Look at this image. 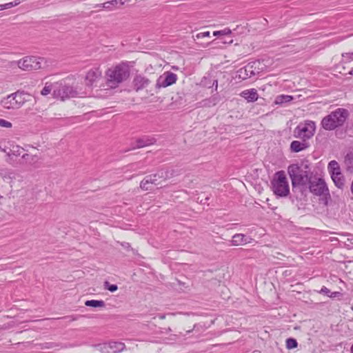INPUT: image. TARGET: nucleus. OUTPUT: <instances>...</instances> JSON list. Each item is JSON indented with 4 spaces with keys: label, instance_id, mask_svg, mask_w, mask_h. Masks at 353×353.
<instances>
[{
    "label": "nucleus",
    "instance_id": "nucleus-44",
    "mask_svg": "<svg viewBox=\"0 0 353 353\" xmlns=\"http://www.w3.org/2000/svg\"><path fill=\"white\" fill-rule=\"evenodd\" d=\"M203 105L204 106H208V107H211L212 106V105H211L212 103H210L209 101H207V99L204 100L203 101Z\"/></svg>",
    "mask_w": 353,
    "mask_h": 353
},
{
    "label": "nucleus",
    "instance_id": "nucleus-50",
    "mask_svg": "<svg viewBox=\"0 0 353 353\" xmlns=\"http://www.w3.org/2000/svg\"><path fill=\"white\" fill-rule=\"evenodd\" d=\"M232 42H233L232 39L229 40V41H224V43H232Z\"/></svg>",
    "mask_w": 353,
    "mask_h": 353
},
{
    "label": "nucleus",
    "instance_id": "nucleus-49",
    "mask_svg": "<svg viewBox=\"0 0 353 353\" xmlns=\"http://www.w3.org/2000/svg\"><path fill=\"white\" fill-rule=\"evenodd\" d=\"M103 3H101V4H97L94 7L95 8H103Z\"/></svg>",
    "mask_w": 353,
    "mask_h": 353
},
{
    "label": "nucleus",
    "instance_id": "nucleus-25",
    "mask_svg": "<svg viewBox=\"0 0 353 353\" xmlns=\"http://www.w3.org/2000/svg\"><path fill=\"white\" fill-rule=\"evenodd\" d=\"M24 149L19 145H15V146H13L12 148L10 150V154H9L10 156V155H13V156H15V157H22V154H25V152H24Z\"/></svg>",
    "mask_w": 353,
    "mask_h": 353
},
{
    "label": "nucleus",
    "instance_id": "nucleus-30",
    "mask_svg": "<svg viewBox=\"0 0 353 353\" xmlns=\"http://www.w3.org/2000/svg\"><path fill=\"white\" fill-rule=\"evenodd\" d=\"M298 345V343L296 339L290 338L286 340V347L288 349H293L296 347Z\"/></svg>",
    "mask_w": 353,
    "mask_h": 353
},
{
    "label": "nucleus",
    "instance_id": "nucleus-15",
    "mask_svg": "<svg viewBox=\"0 0 353 353\" xmlns=\"http://www.w3.org/2000/svg\"><path fill=\"white\" fill-rule=\"evenodd\" d=\"M0 103L3 108L7 110L19 109L12 94L2 99Z\"/></svg>",
    "mask_w": 353,
    "mask_h": 353
},
{
    "label": "nucleus",
    "instance_id": "nucleus-28",
    "mask_svg": "<svg viewBox=\"0 0 353 353\" xmlns=\"http://www.w3.org/2000/svg\"><path fill=\"white\" fill-rule=\"evenodd\" d=\"M345 163L348 168L353 169V152H348L345 157Z\"/></svg>",
    "mask_w": 353,
    "mask_h": 353
},
{
    "label": "nucleus",
    "instance_id": "nucleus-26",
    "mask_svg": "<svg viewBox=\"0 0 353 353\" xmlns=\"http://www.w3.org/2000/svg\"><path fill=\"white\" fill-rule=\"evenodd\" d=\"M293 99V97L290 95H279L276 98V104H283L284 103L290 102Z\"/></svg>",
    "mask_w": 353,
    "mask_h": 353
},
{
    "label": "nucleus",
    "instance_id": "nucleus-39",
    "mask_svg": "<svg viewBox=\"0 0 353 353\" xmlns=\"http://www.w3.org/2000/svg\"><path fill=\"white\" fill-rule=\"evenodd\" d=\"M119 243L125 250H130L131 248L130 244L129 243L122 242V243Z\"/></svg>",
    "mask_w": 353,
    "mask_h": 353
},
{
    "label": "nucleus",
    "instance_id": "nucleus-40",
    "mask_svg": "<svg viewBox=\"0 0 353 353\" xmlns=\"http://www.w3.org/2000/svg\"><path fill=\"white\" fill-rule=\"evenodd\" d=\"M321 292L325 294H327V296L330 295V290L327 289L326 287H323L321 290Z\"/></svg>",
    "mask_w": 353,
    "mask_h": 353
},
{
    "label": "nucleus",
    "instance_id": "nucleus-54",
    "mask_svg": "<svg viewBox=\"0 0 353 353\" xmlns=\"http://www.w3.org/2000/svg\"><path fill=\"white\" fill-rule=\"evenodd\" d=\"M208 199H209V198H208V197H206V198L205 199V201H207Z\"/></svg>",
    "mask_w": 353,
    "mask_h": 353
},
{
    "label": "nucleus",
    "instance_id": "nucleus-42",
    "mask_svg": "<svg viewBox=\"0 0 353 353\" xmlns=\"http://www.w3.org/2000/svg\"><path fill=\"white\" fill-rule=\"evenodd\" d=\"M119 2V0H112V1H108V3L112 5V6H114L117 5Z\"/></svg>",
    "mask_w": 353,
    "mask_h": 353
},
{
    "label": "nucleus",
    "instance_id": "nucleus-8",
    "mask_svg": "<svg viewBox=\"0 0 353 353\" xmlns=\"http://www.w3.org/2000/svg\"><path fill=\"white\" fill-rule=\"evenodd\" d=\"M309 190L311 193L316 196H330L329 189L324 179L314 176L309 180Z\"/></svg>",
    "mask_w": 353,
    "mask_h": 353
},
{
    "label": "nucleus",
    "instance_id": "nucleus-9",
    "mask_svg": "<svg viewBox=\"0 0 353 353\" xmlns=\"http://www.w3.org/2000/svg\"><path fill=\"white\" fill-rule=\"evenodd\" d=\"M315 131V123L313 121H307L304 124L299 125L294 130V136L304 140L311 138Z\"/></svg>",
    "mask_w": 353,
    "mask_h": 353
},
{
    "label": "nucleus",
    "instance_id": "nucleus-22",
    "mask_svg": "<svg viewBox=\"0 0 353 353\" xmlns=\"http://www.w3.org/2000/svg\"><path fill=\"white\" fill-rule=\"evenodd\" d=\"M331 178L334 185L338 188L341 190L344 188L345 184V179L342 173L332 176Z\"/></svg>",
    "mask_w": 353,
    "mask_h": 353
},
{
    "label": "nucleus",
    "instance_id": "nucleus-53",
    "mask_svg": "<svg viewBox=\"0 0 353 353\" xmlns=\"http://www.w3.org/2000/svg\"><path fill=\"white\" fill-rule=\"evenodd\" d=\"M351 353H353V345L351 347Z\"/></svg>",
    "mask_w": 353,
    "mask_h": 353
},
{
    "label": "nucleus",
    "instance_id": "nucleus-35",
    "mask_svg": "<svg viewBox=\"0 0 353 353\" xmlns=\"http://www.w3.org/2000/svg\"><path fill=\"white\" fill-rule=\"evenodd\" d=\"M207 101H209L211 103L212 106H214L216 105L219 101V96H212V97L207 99Z\"/></svg>",
    "mask_w": 353,
    "mask_h": 353
},
{
    "label": "nucleus",
    "instance_id": "nucleus-18",
    "mask_svg": "<svg viewBox=\"0 0 353 353\" xmlns=\"http://www.w3.org/2000/svg\"><path fill=\"white\" fill-rule=\"evenodd\" d=\"M309 147V144L303 139V141H293L290 144V150L293 152H301Z\"/></svg>",
    "mask_w": 353,
    "mask_h": 353
},
{
    "label": "nucleus",
    "instance_id": "nucleus-2",
    "mask_svg": "<svg viewBox=\"0 0 353 353\" xmlns=\"http://www.w3.org/2000/svg\"><path fill=\"white\" fill-rule=\"evenodd\" d=\"M307 166H305V169ZM288 172L292 180V189H300V191H303L304 186L309 183V172L307 170L303 169L297 164H292L288 166Z\"/></svg>",
    "mask_w": 353,
    "mask_h": 353
},
{
    "label": "nucleus",
    "instance_id": "nucleus-12",
    "mask_svg": "<svg viewBox=\"0 0 353 353\" xmlns=\"http://www.w3.org/2000/svg\"><path fill=\"white\" fill-rule=\"evenodd\" d=\"M95 347L101 353H119L125 349V345L121 342L112 341L108 343L97 345Z\"/></svg>",
    "mask_w": 353,
    "mask_h": 353
},
{
    "label": "nucleus",
    "instance_id": "nucleus-38",
    "mask_svg": "<svg viewBox=\"0 0 353 353\" xmlns=\"http://www.w3.org/2000/svg\"><path fill=\"white\" fill-rule=\"evenodd\" d=\"M210 36V32H204L197 34L196 37L198 39L204 38Z\"/></svg>",
    "mask_w": 353,
    "mask_h": 353
},
{
    "label": "nucleus",
    "instance_id": "nucleus-17",
    "mask_svg": "<svg viewBox=\"0 0 353 353\" xmlns=\"http://www.w3.org/2000/svg\"><path fill=\"white\" fill-rule=\"evenodd\" d=\"M0 176L7 183H11L15 179V174L10 170L0 167Z\"/></svg>",
    "mask_w": 353,
    "mask_h": 353
},
{
    "label": "nucleus",
    "instance_id": "nucleus-29",
    "mask_svg": "<svg viewBox=\"0 0 353 353\" xmlns=\"http://www.w3.org/2000/svg\"><path fill=\"white\" fill-rule=\"evenodd\" d=\"M54 84H49L48 85V83H46L45 87L41 91V94L43 96H46V95L49 94L50 93V92L52 91V90H54Z\"/></svg>",
    "mask_w": 353,
    "mask_h": 353
},
{
    "label": "nucleus",
    "instance_id": "nucleus-36",
    "mask_svg": "<svg viewBox=\"0 0 353 353\" xmlns=\"http://www.w3.org/2000/svg\"><path fill=\"white\" fill-rule=\"evenodd\" d=\"M0 126L6 128H12V124L10 121L0 119Z\"/></svg>",
    "mask_w": 353,
    "mask_h": 353
},
{
    "label": "nucleus",
    "instance_id": "nucleus-27",
    "mask_svg": "<svg viewBox=\"0 0 353 353\" xmlns=\"http://www.w3.org/2000/svg\"><path fill=\"white\" fill-rule=\"evenodd\" d=\"M140 188L143 190H152V183L150 182V180L148 179V176H147L145 177L140 183Z\"/></svg>",
    "mask_w": 353,
    "mask_h": 353
},
{
    "label": "nucleus",
    "instance_id": "nucleus-37",
    "mask_svg": "<svg viewBox=\"0 0 353 353\" xmlns=\"http://www.w3.org/2000/svg\"><path fill=\"white\" fill-rule=\"evenodd\" d=\"M342 57L346 61H350L353 59V52L343 53Z\"/></svg>",
    "mask_w": 353,
    "mask_h": 353
},
{
    "label": "nucleus",
    "instance_id": "nucleus-31",
    "mask_svg": "<svg viewBox=\"0 0 353 353\" xmlns=\"http://www.w3.org/2000/svg\"><path fill=\"white\" fill-rule=\"evenodd\" d=\"M148 176V179L150 180V182H151L152 185H159L161 184V181L160 179H159L158 176L156 174H150Z\"/></svg>",
    "mask_w": 353,
    "mask_h": 353
},
{
    "label": "nucleus",
    "instance_id": "nucleus-55",
    "mask_svg": "<svg viewBox=\"0 0 353 353\" xmlns=\"http://www.w3.org/2000/svg\"><path fill=\"white\" fill-rule=\"evenodd\" d=\"M190 332H191V330L187 331V333H190Z\"/></svg>",
    "mask_w": 353,
    "mask_h": 353
},
{
    "label": "nucleus",
    "instance_id": "nucleus-19",
    "mask_svg": "<svg viewBox=\"0 0 353 353\" xmlns=\"http://www.w3.org/2000/svg\"><path fill=\"white\" fill-rule=\"evenodd\" d=\"M175 174L176 172L173 169L161 170L156 173L159 179H160L161 182L165 181L166 180L173 177Z\"/></svg>",
    "mask_w": 353,
    "mask_h": 353
},
{
    "label": "nucleus",
    "instance_id": "nucleus-7",
    "mask_svg": "<svg viewBox=\"0 0 353 353\" xmlns=\"http://www.w3.org/2000/svg\"><path fill=\"white\" fill-rule=\"evenodd\" d=\"M152 83V80L150 77H146L141 74H136L132 80V88L137 92L142 91L143 90H146V92L150 96H153L155 93L154 90H149L151 83Z\"/></svg>",
    "mask_w": 353,
    "mask_h": 353
},
{
    "label": "nucleus",
    "instance_id": "nucleus-45",
    "mask_svg": "<svg viewBox=\"0 0 353 353\" xmlns=\"http://www.w3.org/2000/svg\"><path fill=\"white\" fill-rule=\"evenodd\" d=\"M46 345H48L46 346V347H47V348H50V347H57V346H58L57 345H56V344H54V343H46Z\"/></svg>",
    "mask_w": 353,
    "mask_h": 353
},
{
    "label": "nucleus",
    "instance_id": "nucleus-47",
    "mask_svg": "<svg viewBox=\"0 0 353 353\" xmlns=\"http://www.w3.org/2000/svg\"><path fill=\"white\" fill-rule=\"evenodd\" d=\"M158 317L160 319H164L165 318V314H160L158 315Z\"/></svg>",
    "mask_w": 353,
    "mask_h": 353
},
{
    "label": "nucleus",
    "instance_id": "nucleus-1",
    "mask_svg": "<svg viewBox=\"0 0 353 353\" xmlns=\"http://www.w3.org/2000/svg\"><path fill=\"white\" fill-rule=\"evenodd\" d=\"M130 76V70L124 63L118 64L108 69L105 72L106 85L110 88H116Z\"/></svg>",
    "mask_w": 353,
    "mask_h": 353
},
{
    "label": "nucleus",
    "instance_id": "nucleus-5",
    "mask_svg": "<svg viewBox=\"0 0 353 353\" xmlns=\"http://www.w3.org/2000/svg\"><path fill=\"white\" fill-rule=\"evenodd\" d=\"M46 63L43 58L34 56H27L17 61L18 67L26 71L41 69Z\"/></svg>",
    "mask_w": 353,
    "mask_h": 353
},
{
    "label": "nucleus",
    "instance_id": "nucleus-11",
    "mask_svg": "<svg viewBox=\"0 0 353 353\" xmlns=\"http://www.w3.org/2000/svg\"><path fill=\"white\" fill-rule=\"evenodd\" d=\"M102 78V72L99 67L91 68L85 77V85L87 88L93 89L97 87L98 83Z\"/></svg>",
    "mask_w": 353,
    "mask_h": 353
},
{
    "label": "nucleus",
    "instance_id": "nucleus-4",
    "mask_svg": "<svg viewBox=\"0 0 353 353\" xmlns=\"http://www.w3.org/2000/svg\"><path fill=\"white\" fill-rule=\"evenodd\" d=\"M274 193L279 196H287L290 193V187L283 171L277 172L272 181Z\"/></svg>",
    "mask_w": 353,
    "mask_h": 353
},
{
    "label": "nucleus",
    "instance_id": "nucleus-43",
    "mask_svg": "<svg viewBox=\"0 0 353 353\" xmlns=\"http://www.w3.org/2000/svg\"><path fill=\"white\" fill-rule=\"evenodd\" d=\"M339 294H340V292H332L330 295H328V296H330L331 298H334V297L337 296Z\"/></svg>",
    "mask_w": 353,
    "mask_h": 353
},
{
    "label": "nucleus",
    "instance_id": "nucleus-33",
    "mask_svg": "<svg viewBox=\"0 0 353 353\" xmlns=\"http://www.w3.org/2000/svg\"><path fill=\"white\" fill-rule=\"evenodd\" d=\"M230 34H232V30L230 28H225L224 30L214 31L213 32L214 36L229 35Z\"/></svg>",
    "mask_w": 353,
    "mask_h": 353
},
{
    "label": "nucleus",
    "instance_id": "nucleus-14",
    "mask_svg": "<svg viewBox=\"0 0 353 353\" xmlns=\"http://www.w3.org/2000/svg\"><path fill=\"white\" fill-rule=\"evenodd\" d=\"M39 157L36 154H31L25 153V154H22L21 161H20L21 164H27L30 165H34V167H39Z\"/></svg>",
    "mask_w": 353,
    "mask_h": 353
},
{
    "label": "nucleus",
    "instance_id": "nucleus-46",
    "mask_svg": "<svg viewBox=\"0 0 353 353\" xmlns=\"http://www.w3.org/2000/svg\"><path fill=\"white\" fill-rule=\"evenodd\" d=\"M213 86H215V90H217V88H218V81L217 80H214V82H213Z\"/></svg>",
    "mask_w": 353,
    "mask_h": 353
},
{
    "label": "nucleus",
    "instance_id": "nucleus-52",
    "mask_svg": "<svg viewBox=\"0 0 353 353\" xmlns=\"http://www.w3.org/2000/svg\"><path fill=\"white\" fill-rule=\"evenodd\" d=\"M201 203H203V204H205L206 203L205 200H203H203H201L200 201Z\"/></svg>",
    "mask_w": 353,
    "mask_h": 353
},
{
    "label": "nucleus",
    "instance_id": "nucleus-3",
    "mask_svg": "<svg viewBox=\"0 0 353 353\" xmlns=\"http://www.w3.org/2000/svg\"><path fill=\"white\" fill-rule=\"evenodd\" d=\"M348 117V111L343 108H338L332 112L329 115L325 117L321 125L326 130H332L342 125Z\"/></svg>",
    "mask_w": 353,
    "mask_h": 353
},
{
    "label": "nucleus",
    "instance_id": "nucleus-20",
    "mask_svg": "<svg viewBox=\"0 0 353 353\" xmlns=\"http://www.w3.org/2000/svg\"><path fill=\"white\" fill-rule=\"evenodd\" d=\"M15 103H17V105L18 108H20L23 105V104L28 101L26 98L27 94L23 92L17 91L16 92L12 93Z\"/></svg>",
    "mask_w": 353,
    "mask_h": 353
},
{
    "label": "nucleus",
    "instance_id": "nucleus-16",
    "mask_svg": "<svg viewBox=\"0 0 353 353\" xmlns=\"http://www.w3.org/2000/svg\"><path fill=\"white\" fill-rule=\"evenodd\" d=\"M240 95L245 98L248 102L256 101L259 98V94L256 89L252 88L243 91Z\"/></svg>",
    "mask_w": 353,
    "mask_h": 353
},
{
    "label": "nucleus",
    "instance_id": "nucleus-48",
    "mask_svg": "<svg viewBox=\"0 0 353 353\" xmlns=\"http://www.w3.org/2000/svg\"><path fill=\"white\" fill-rule=\"evenodd\" d=\"M130 0H119L121 4H124L125 2L130 1Z\"/></svg>",
    "mask_w": 353,
    "mask_h": 353
},
{
    "label": "nucleus",
    "instance_id": "nucleus-21",
    "mask_svg": "<svg viewBox=\"0 0 353 353\" xmlns=\"http://www.w3.org/2000/svg\"><path fill=\"white\" fill-rule=\"evenodd\" d=\"M155 143L154 138L152 137H143L137 140L136 148H141L145 146L152 145Z\"/></svg>",
    "mask_w": 353,
    "mask_h": 353
},
{
    "label": "nucleus",
    "instance_id": "nucleus-6",
    "mask_svg": "<svg viewBox=\"0 0 353 353\" xmlns=\"http://www.w3.org/2000/svg\"><path fill=\"white\" fill-rule=\"evenodd\" d=\"M80 93L76 88L62 83H56L54 85L53 95L62 101L70 97L79 96Z\"/></svg>",
    "mask_w": 353,
    "mask_h": 353
},
{
    "label": "nucleus",
    "instance_id": "nucleus-41",
    "mask_svg": "<svg viewBox=\"0 0 353 353\" xmlns=\"http://www.w3.org/2000/svg\"><path fill=\"white\" fill-rule=\"evenodd\" d=\"M102 6H103V8L111 10L112 5L109 4L108 1L103 3Z\"/></svg>",
    "mask_w": 353,
    "mask_h": 353
},
{
    "label": "nucleus",
    "instance_id": "nucleus-13",
    "mask_svg": "<svg viewBox=\"0 0 353 353\" xmlns=\"http://www.w3.org/2000/svg\"><path fill=\"white\" fill-rule=\"evenodd\" d=\"M253 239L247 237L243 234H236L232 236L231 244L234 246H239L241 245H245L247 243H251Z\"/></svg>",
    "mask_w": 353,
    "mask_h": 353
},
{
    "label": "nucleus",
    "instance_id": "nucleus-34",
    "mask_svg": "<svg viewBox=\"0 0 353 353\" xmlns=\"http://www.w3.org/2000/svg\"><path fill=\"white\" fill-rule=\"evenodd\" d=\"M104 288L106 290H108L109 291H110L111 292H114L117 291L118 289V287L117 285L110 284L108 281H105L104 283Z\"/></svg>",
    "mask_w": 353,
    "mask_h": 353
},
{
    "label": "nucleus",
    "instance_id": "nucleus-10",
    "mask_svg": "<svg viewBox=\"0 0 353 353\" xmlns=\"http://www.w3.org/2000/svg\"><path fill=\"white\" fill-rule=\"evenodd\" d=\"M177 75L171 72H165L162 75L159 76L156 81L154 85V92L157 93L159 90L163 88L172 85L176 83Z\"/></svg>",
    "mask_w": 353,
    "mask_h": 353
},
{
    "label": "nucleus",
    "instance_id": "nucleus-51",
    "mask_svg": "<svg viewBox=\"0 0 353 353\" xmlns=\"http://www.w3.org/2000/svg\"><path fill=\"white\" fill-rule=\"evenodd\" d=\"M349 74L353 75V69L350 71Z\"/></svg>",
    "mask_w": 353,
    "mask_h": 353
},
{
    "label": "nucleus",
    "instance_id": "nucleus-24",
    "mask_svg": "<svg viewBox=\"0 0 353 353\" xmlns=\"http://www.w3.org/2000/svg\"><path fill=\"white\" fill-rule=\"evenodd\" d=\"M85 305L88 307H103L105 302L102 300H88L85 302Z\"/></svg>",
    "mask_w": 353,
    "mask_h": 353
},
{
    "label": "nucleus",
    "instance_id": "nucleus-32",
    "mask_svg": "<svg viewBox=\"0 0 353 353\" xmlns=\"http://www.w3.org/2000/svg\"><path fill=\"white\" fill-rule=\"evenodd\" d=\"M20 3V1L16 0L14 2L8 3L3 5H0V10L10 8L13 6H17Z\"/></svg>",
    "mask_w": 353,
    "mask_h": 353
},
{
    "label": "nucleus",
    "instance_id": "nucleus-23",
    "mask_svg": "<svg viewBox=\"0 0 353 353\" xmlns=\"http://www.w3.org/2000/svg\"><path fill=\"white\" fill-rule=\"evenodd\" d=\"M328 170L332 176L341 174V168L337 161L333 160L328 164Z\"/></svg>",
    "mask_w": 353,
    "mask_h": 353
}]
</instances>
